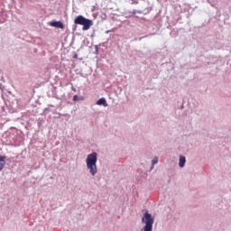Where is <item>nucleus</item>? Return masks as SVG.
Masks as SVG:
<instances>
[{
	"label": "nucleus",
	"mask_w": 231,
	"mask_h": 231,
	"mask_svg": "<svg viewBox=\"0 0 231 231\" xmlns=\"http://www.w3.org/2000/svg\"><path fill=\"white\" fill-rule=\"evenodd\" d=\"M72 90L75 91V88H72Z\"/></svg>",
	"instance_id": "9d476101"
},
{
	"label": "nucleus",
	"mask_w": 231,
	"mask_h": 231,
	"mask_svg": "<svg viewBox=\"0 0 231 231\" xmlns=\"http://www.w3.org/2000/svg\"><path fill=\"white\" fill-rule=\"evenodd\" d=\"M142 221L145 224L144 231H152V225H154V218L152 216L146 212L144 217L142 218Z\"/></svg>",
	"instance_id": "7ed1b4c3"
},
{
	"label": "nucleus",
	"mask_w": 231,
	"mask_h": 231,
	"mask_svg": "<svg viewBox=\"0 0 231 231\" xmlns=\"http://www.w3.org/2000/svg\"><path fill=\"white\" fill-rule=\"evenodd\" d=\"M74 23L76 24H80L81 26H83L82 30L84 32L89 30V28H91V26L93 25L92 20H89L82 15H79L78 17H76Z\"/></svg>",
	"instance_id": "f03ea898"
},
{
	"label": "nucleus",
	"mask_w": 231,
	"mask_h": 231,
	"mask_svg": "<svg viewBox=\"0 0 231 231\" xmlns=\"http://www.w3.org/2000/svg\"><path fill=\"white\" fill-rule=\"evenodd\" d=\"M97 106H104L105 107H107V102L106 101V98L102 97L97 101Z\"/></svg>",
	"instance_id": "423d86ee"
},
{
	"label": "nucleus",
	"mask_w": 231,
	"mask_h": 231,
	"mask_svg": "<svg viewBox=\"0 0 231 231\" xmlns=\"http://www.w3.org/2000/svg\"><path fill=\"white\" fill-rule=\"evenodd\" d=\"M186 162H187V160L185 159V156H180V162H179L180 167H181V168L185 167Z\"/></svg>",
	"instance_id": "0eeeda50"
},
{
	"label": "nucleus",
	"mask_w": 231,
	"mask_h": 231,
	"mask_svg": "<svg viewBox=\"0 0 231 231\" xmlns=\"http://www.w3.org/2000/svg\"><path fill=\"white\" fill-rule=\"evenodd\" d=\"M156 163H158V157H155V158L152 161V165H156Z\"/></svg>",
	"instance_id": "6e6552de"
},
{
	"label": "nucleus",
	"mask_w": 231,
	"mask_h": 231,
	"mask_svg": "<svg viewBox=\"0 0 231 231\" xmlns=\"http://www.w3.org/2000/svg\"><path fill=\"white\" fill-rule=\"evenodd\" d=\"M97 152H92L87 156L86 163L87 169L89 171L91 176H95L97 172H98V169L97 168Z\"/></svg>",
	"instance_id": "f257e3e1"
},
{
	"label": "nucleus",
	"mask_w": 231,
	"mask_h": 231,
	"mask_svg": "<svg viewBox=\"0 0 231 231\" xmlns=\"http://www.w3.org/2000/svg\"><path fill=\"white\" fill-rule=\"evenodd\" d=\"M51 26H52L54 28H60V30H64V23H62V22H60V21L51 22Z\"/></svg>",
	"instance_id": "20e7f679"
},
{
	"label": "nucleus",
	"mask_w": 231,
	"mask_h": 231,
	"mask_svg": "<svg viewBox=\"0 0 231 231\" xmlns=\"http://www.w3.org/2000/svg\"><path fill=\"white\" fill-rule=\"evenodd\" d=\"M77 100H79V96L75 95V96L73 97V101H74V102H77Z\"/></svg>",
	"instance_id": "1a4fd4ad"
},
{
	"label": "nucleus",
	"mask_w": 231,
	"mask_h": 231,
	"mask_svg": "<svg viewBox=\"0 0 231 231\" xmlns=\"http://www.w3.org/2000/svg\"><path fill=\"white\" fill-rule=\"evenodd\" d=\"M6 157L0 155V171H3L5 169V165H6Z\"/></svg>",
	"instance_id": "39448f33"
}]
</instances>
